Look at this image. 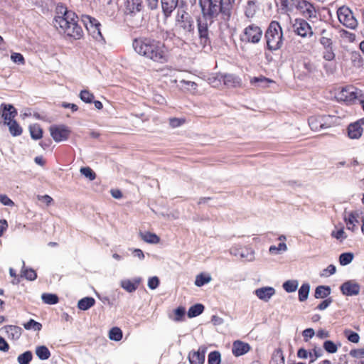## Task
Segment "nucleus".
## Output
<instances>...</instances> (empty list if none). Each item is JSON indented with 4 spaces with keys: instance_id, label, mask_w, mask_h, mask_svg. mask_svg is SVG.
Returning <instances> with one entry per match:
<instances>
[{
    "instance_id": "nucleus-1",
    "label": "nucleus",
    "mask_w": 364,
    "mask_h": 364,
    "mask_svg": "<svg viewBox=\"0 0 364 364\" xmlns=\"http://www.w3.org/2000/svg\"><path fill=\"white\" fill-rule=\"evenodd\" d=\"M55 13L54 26L57 29L75 38H80L82 36V28L77 24V16L73 11L68 10L62 4H58Z\"/></svg>"
},
{
    "instance_id": "nucleus-2",
    "label": "nucleus",
    "mask_w": 364,
    "mask_h": 364,
    "mask_svg": "<svg viewBox=\"0 0 364 364\" xmlns=\"http://www.w3.org/2000/svg\"><path fill=\"white\" fill-rule=\"evenodd\" d=\"M132 46L139 55L153 61L164 63L166 61V48L163 43L149 38H136Z\"/></svg>"
},
{
    "instance_id": "nucleus-3",
    "label": "nucleus",
    "mask_w": 364,
    "mask_h": 364,
    "mask_svg": "<svg viewBox=\"0 0 364 364\" xmlns=\"http://www.w3.org/2000/svg\"><path fill=\"white\" fill-rule=\"evenodd\" d=\"M203 16L205 20L213 19L221 14L225 19L230 16V0H199Z\"/></svg>"
},
{
    "instance_id": "nucleus-4",
    "label": "nucleus",
    "mask_w": 364,
    "mask_h": 364,
    "mask_svg": "<svg viewBox=\"0 0 364 364\" xmlns=\"http://www.w3.org/2000/svg\"><path fill=\"white\" fill-rule=\"evenodd\" d=\"M267 48L271 51L280 49L283 45V31L280 24L272 21L264 34Z\"/></svg>"
},
{
    "instance_id": "nucleus-5",
    "label": "nucleus",
    "mask_w": 364,
    "mask_h": 364,
    "mask_svg": "<svg viewBox=\"0 0 364 364\" xmlns=\"http://www.w3.org/2000/svg\"><path fill=\"white\" fill-rule=\"evenodd\" d=\"M360 96L361 91L352 85L343 87L336 92V98L338 101L344 102L346 104L353 103Z\"/></svg>"
},
{
    "instance_id": "nucleus-6",
    "label": "nucleus",
    "mask_w": 364,
    "mask_h": 364,
    "mask_svg": "<svg viewBox=\"0 0 364 364\" xmlns=\"http://www.w3.org/2000/svg\"><path fill=\"white\" fill-rule=\"evenodd\" d=\"M176 26L178 33L183 36L188 35L193 30V21L183 10H178Z\"/></svg>"
},
{
    "instance_id": "nucleus-7",
    "label": "nucleus",
    "mask_w": 364,
    "mask_h": 364,
    "mask_svg": "<svg viewBox=\"0 0 364 364\" xmlns=\"http://www.w3.org/2000/svg\"><path fill=\"white\" fill-rule=\"evenodd\" d=\"M263 35L262 28L254 23L246 26L240 36V39L243 42L258 43Z\"/></svg>"
},
{
    "instance_id": "nucleus-8",
    "label": "nucleus",
    "mask_w": 364,
    "mask_h": 364,
    "mask_svg": "<svg viewBox=\"0 0 364 364\" xmlns=\"http://www.w3.org/2000/svg\"><path fill=\"white\" fill-rule=\"evenodd\" d=\"M339 21L346 27L355 29L358 26V21L354 17L352 11L348 7H341L337 11Z\"/></svg>"
},
{
    "instance_id": "nucleus-9",
    "label": "nucleus",
    "mask_w": 364,
    "mask_h": 364,
    "mask_svg": "<svg viewBox=\"0 0 364 364\" xmlns=\"http://www.w3.org/2000/svg\"><path fill=\"white\" fill-rule=\"evenodd\" d=\"M332 119L330 115L312 116L309 119V125L313 131H319L331 127Z\"/></svg>"
},
{
    "instance_id": "nucleus-10",
    "label": "nucleus",
    "mask_w": 364,
    "mask_h": 364,
    "mask_svg": "<svg viewBox=\"0 0 364 364\" xmlns=\"http://www.w3.org/2000/svg\"><path fill=\"white\" fill-rule=\"evenodd\" d=\"M83 21L87 30L93 38L99 39L102 37L100 31L101 25L97 19L90 16H86Z\"/></svg>"
},
{
    "instance_id": "nucleus-11",
    "label": "nucleus",
    "mask_w": 364,
    "mask_h": 364,
    "mask_svg": "<svg viewBox=\"0 0 364 364\" xmlns=\"http://www.w3.org/2000/svg\"><path fill=\"white\" fill-rule=\"evenodd\" d=\"M49 130L51 136L56 142L67 140L70 132L65 125H53L50 127Z\"/></svg>"
},
{
    "instance_id": "nucleus-12",
    "label": "nucleus",
    "mask_w": 364,
    "mask_h": 364,
    "mask_svg": "<svg viewBox=\"0 0 364 364\" xmlns=\"http://www.w3.org/2000/svg\"><path fill=\"white\" fill-rule=\"evenodd\" d=\"M341 293L347 296H353L359 294L360 285L355 280L345 282L340 287Z\"/></svg>"
},
{
    "instance_id": "nucleus-13",
    "label": "nucleus",
    "mask_w": 364,
    "mask_h": 364,
    "mask_svg": "<svg viewBox=\"0 0 364 364\" xmlns=\"http://www.w3.org/2000/svg\"><path fill=\"white\" fill-rule=\"evenodd\" d=\"M294 31L301 37L311 36L313 32L310 25L304 19H296L293 24Z\"/></svg>"
},
{
    "instance_id": "nucleus-14",
    "label": "nucleus",
    "mask_w": 364,
    "mask_h": 364,
    "mask_svg": "<svg viewBox=\"0 0 364 364\" xmlns=\"http://www.w3.org/2000/svg\"><path fill=\"white\" fill-rule=\"evenodd\" d=\"M205 20H198V30L200 38V43L203 48L210 43L208 24Z\"/></svg>"
},
{
    "instance_id": "nucleus-15",
    "label": "nucleus",
    "mask_w": 364,
    "mask_h": 364,
    "mask_svg": "<svg viewBox=\"0 0 364 364\" xmlns=\"http://www.w3.org/2000/svg\"><path fill=\"white\" fill-rule=\"evenodd\" d=\"M177 87L183 92L196 94L198 92V84L189 79L183 78L178 80Z\"/></svg>"
},
{
    "instance_id": "nucleus-16",
    "label": "nucleus",
    "mask_w": 364,
    "mask_h": 364,
    "mask_svg": "<svg viewBox=\"0 0 364 364\" xmlns=\"http://www.w3.org/2000/svg\"><path fill=\"white\" fill-rule=\"evenodd\" d=\"M297 8L301 9L304 15L309 18H315L316 16V11L312 4L307 1H301L298 2Z\"/></svg>"
},
{
    "instance_id": "nucleus-17",
    "label": "nucleus",
    "mask_w": 364,
    "mask_h": 364,
    "mask_svg": "<svg viewBox=\"0 0 364 364\" xmlns=\"http://www.w3.org/2000/svg\"><path fill=\"white\" fill-rule=\"evenodd\" d=\"M206 348L200 346L197 351H191L188 354L191 364H203Z\"/></svg>"
},
{
    "instance_id": "nucleus-18",
    "label": "nucleus",
    "mask_w": 364,
    "mask_h": 364,
    "mask_svg": "<svg viewBox=\"0 0 364 364\" xmlns=\"http://www.w3.org/2000/svg\"><path fill=\"white\" fill-rule=\"evenodd\" d=\"M275 294V289L271 287H264L255 289V294L261 300L268 301Z\"/></svg>"
},
{
    "instance_id": "nucleus-19",
    "label": "nucleus",
    "mask_w": 364,
    "mask_h": 364,
    "mask_svg": "<svg viewBox=\"0 0 364 364\" xmlns=\"http://www.w3.org/2000/svg\"><path fill=\"white\" fill-rule=\"evenodd\" d=\"M141 277H136L132 280L123 279L120 282V286L129 293L135 291L139 284L141 282Z\"/></svg>"
},
{
    "instance_id": "nucleus-20",
    "label": "nucleus",
    "mask_w": 364,
    "mask_h": 364,
    "mask_svg": "<svg viewBox=\"0 0 364 364\" xmlns=\"http://www.w3.org/2000/svg\"><path fill=\"white\" fill-rule=\"evenodd\" d=\"M358 216L359 213L357 211H352L348 215H344L343 219L348 230L353 232L357 230L356 225L358 223Z\"/></svg>"
},
{
    "instance_id": "nucleus-21",
    "label": "nucleus",
    "mask_w": 364,
    "mask_h": 364,
    "mask_svg": "<svg viewBox=\"0 0 364 364\" xmlns=\"http://www.w3.org/2000/svg\"><path fill=\"white\" fill-rule=\"evenodd\" d=\"M2 117L4 120V124H6L10 121H14V118L17 114L16 109L11 105L2 104Z\"/></svg>"
},
{
    "instance_id": "nucleus-22",
    "label": "nucleus",
    "mask_w": 364,
    "mask_h": 364,
    "mask_svg": "<svg viewBox=\"0 0 364 364\" xmlns=\"http://www.w3.org/2000/svg\"><path fill=\"white\" fill-rule=\"evenodd\" d=\"M250 349L249 344L240 341H236L232 344V352L235 356L238 357L247 353Z\"/></svg>"
},
{
    "instance_id": "nucleus-23",
    "label": "nucleus",
    "mask_w": 364,
    "mask_h": 364,
    "mask_svg": "<svg viewBox=\"0 0 364 364\" xmlns=\"http://www.w3.org/2000/svg\"><path fill=\"white\" fill-rule=\"evenodd\" d=\"M223 81L224 85L229 87H235L241 85V79L232 74L223 75Z\"/></svg>"
},
{
    "instance_id": "nucleus-24",
    "label": "nucleus",
    "mask_w": 364,
    "mask_h": 364,
    "mask_svg": "<svg viewBox=\"0 0 364 364\" xmlns=\"http://www.w3.org/2000/svg\"><path fill=\"white\" fill-rule=\"evenodd\" d=\"M2 330L4 331L7 337L12 340L18 339L21 335V328L16 326H6Z\"/></svg>"
},
{
    "instance_id": "nucleus-25",
    "label": "nucleus",
    "mask_w": 364,
    "mask_h": 364,
    "mask_svg": "<svg viewBox=\"0 0 364 364\" xmlns=\"http://www.w3.org/2000/svg\"><path fill=\"white\" fill-rule=\"evenodd\" d=\"M161 7L166 16H169L177 6L178 0H161Z\"/></svg>"
},
{
    "instance_id": "nucleus-26",
    "label": "nucleus",
    "mask_w": 364,
    "mask_h": 364,
    "mask_svg": "<svg viewBox=\"0 0 364 364\" xmlns=\"http://www.w3.org/2000/svg\"><path fill=\"white\" fill-rule=\"evenodd\" d=\"M363 128L358 122L350 124L348 127V136L351 139H358L361 136Z\"/></svg>"
},
{
    "instance_id": "nucleus-27",
    "label": "nucleus",
    "mask_w": 364,
    "mask_h": 364,
    "mask_svg": "<svg viewBox=\"0 0 364 364\" xmlns=\"http://www.w3.org/2000/svg\"><path fill=\"white\" fill-rule=\"evenodd\" d=\"M139 235L141 240L147 243L157 244L160 241L159 237L156 234L149 232H140Z\"/></svg>"
},
{
    "instance_id": "nucleus-28",
    "label": "nucleus",
    "mask_w": 364,
    "mask_h": 364,
    "mask_svg": "<svg viewBox=\"0 0 364 364\" xmlns=\"http://www.w3.org/2000/svg\"><path fill=\"white\" fill-rule=\"evenodd\" d=\"M95 300L92 297H85L78 301L77 307L80 310L86 311L93 306Z\"/></svg>"
},
{
    "instance_id": "nucleus-29",
    "label": "nucleus",
    "mask_w": 364,
    "mask_h": 364,
    "mask_svg": "<svg viewBox=\"0 0 364 364\" xmlns=\"http://www.w3.org/2000/svg\"><path fill=\"white\" fill-rule=\"evenodd\" d=\"M141 7V0H127V10L130 14L140 11Z\"/></svg>"
},
{
    "instance_id": "nucleus-30",
    "label": "nucleus",
    "mask_w": 364,
    "mask_h": 364,
    "mask_svg": "<svg viewBox=\"0 0 364 364\" xmlns=\"http://www.w3.org/2000/svg\"><path fill=\"white\" fill-rule=\"evenodd\" d=\"M331 294V288L328 286H318L315 289L314 296L316 299H323Z\"/></svg>"
},
{
    "instance_id": "nucleus-31",
    "label": "nucleus",
    "mask_w": 364,
    "mask_h": 364,
    "mask_svg": "<svg viewBox=\"0 0 364 364\" xmlns=\"http://www.w3.org/2000/svg\"><path fill=\"white\" fill-rule=\"evenodd\" d=\"M240 257L247 262H252L255 260V251L248 247H243L241 250Z\"/></svg>"
},
{
    "instance_id": "nucleus-32",
    "label": "nucleus",
    "mask_w": 364,
    "mask_h": 364,
    "mask_svg": "<svg viewBox=\"0 0 364 364\" xmlns=\"http://www.w3.org/2000/svg\"><path fill=\"white\" fill-rule=\"evenodd\" d=\"M36 354L40 360H47L50 356V352L45 346H38L36 349Z\"/></svg>"
},
{
    "instance_id": "nucleus-33",
    "label": "nucleus",
    "mask_w": 364,
    "mask_h": 364,
    "mask_svg": "<svg viewBox=\"0 0 364 364\" xmlns=\"http://www.w3.org/2000/svg\"><path fill=\"white\" fill-rule=\"evenodd\" d=\"M310 291V285L308 283L303 284L299 289V300L304 301L308 299Z\"/></svg>"
},
{
    "instance_id": "nucleus-34",
    "label": "nucleus",
    "mask_w": 364,
    "mask_h": 364,
    "mask_svg": "<svg viewBox=\"0 0 364 364\" xmlns=\"http://www.w3.org/2000/svg\"><path fill=\"white\" fill-rule=\"evenodd\" d=\"M204 310L203 305L200 304H195L190 307L188 311V316L189 318L196 317L203 313Z\"/></svg>"
},
{
    "instance_id": "nucleus-35",
    "label": "nucleus",
    "mask_w": 364,
    "mask_h": 364,
    "mask_svg": "<svg viewBox=\"0 0 364 364\" xmlns=\"http://www.w3.org/2000/svg\"><path fill=\"white\" fill-rule=\"evenodd\" d=\"M271 364H284V357L280 349L274 351L271 361Z\"/></svg>"
},
{
    "instance_id": "nucleus-36",
    "label": "nucleus",
    "mask_w": 364,
    "mask_h": 364,
    "mask_svg": "<svg viewBox=\"0 0 364 364\" xmlns=\"http://www.w3.org/2000/svg\"><path fill=\"white\" fill-rule=\"evenodd\" d=\"M29 130L32 139L37 140L42 137L43 131L38 124H34L33 125H31L29 127Z\"/></svg>"
},
{
    "instance_id": "nucleus-37",
    "label": "nucleus",
    "mask_w": 364,
    "mask_h": 364,
    "mask_svg": "<svg viewBox=\"0 0 364 364\" xmlns=\"http://www.w3.org/2000/svg\"><path fill=\"white\" fill-rule=\"evenodd\" d=\"M6 125L9 127L11 135L16 136L21 134L22 129L16 121H10Z\"/></svg>"
},
{
    "instance_id": "nucleus-38",
    "label": "nucleus",
    "mask_w": 364,
    "mask_h": 364,
    "mask_svg": "<svg viewBox=\"0 0 364 364\" xmlns=\"http://www.w3.org/2000/svg\"><path fill=\"white\" fill-rule=\"evenodd\" d=\"M208 82L213 87H220L222 85L223 75H212L208 77Z\"/></svg>"
},
{
    "instance_id": "nucleus-39",
    "label": "nucleus",
    "mask_w": 364,
    "mask_h": 364,
    "mask_svg": "<svg viewBox=\"0 0 364 364\" xmlns=\"http://www.w3.org/2000/svg\"><path fill=\"white\" fill-rule=\"evenodd\" d=\"M298 286L299 282L297 280H287L282 285L284 289L288 293L294 292L297 289Z\"/></svg>"
},
{
    "instance_id": "nucleus-40",
    "label": "nucleus",
    "mask_w": 364,
    "mask_h": 364,
    "mask_svg": "<svg viewBox=\"0 0 364 364\" xmlns=\"http://www.w3.org/2000/svg\"><path fill=\"white\" fill-rule=\"evenodd\" d=\"M33 358L32 353L29 350L20 354L17 358L19 364H29Z\"/></svg>"
},
{
    "instance_id": "nucleus-41",
    "label": "nucleus",
    "mask_w": 364,
    "mask_h": 364,
    "mask_svg": "<svg viewBox=\"0 0 364 364\" xmlns=\"http://www.w3.org/2000/svg\"><path fill=\"white\" fill-rule=\"evenodd\" d=\"M354 255L352 252L342 253L339 257V262L341 265L346 266L349 264L353 259Z\"/></svg>"
},
{
    "instance_id": "nucleus-42",
    "label": "nucleus",
    "mask_w": 364,
    "mask_h": 364,
    "mask_svg": "<svg viewBox=\"0 0 364 364\" xmlns=\"http://www.w3.org/2000/svg\"><path fill=\"white\" fill-rule=\"evenodd\" d=\"M41 299L45 304H55L58 302V297L55 294L44 293L41 295Z\"/></svg>"
},
{
    "instance_id": "nucleus-43",
    "label": "nucleus",
    "mask_w": 364,
    "mask_h": 364,
    "mask_svg": "<svg viewBox=\"0 0 364 364\" xmlns=\"http://www.w3.org/2000/svg\"><path fill=\"white\" fill-rule=\"evenodd\" d=\"M287 250V246L285 242H280L278 246L272 245L269 247V252L271 254L277 255L281 252H286Z\"/></svg>"
},
{
    "instance_id": "nucleus-44",
    "label": "nucleus",
    "mask_w": 364,
    "mask_h": 364,
    "mask_svg": "<svg viewBox=\"0 0 364 364\" xmlns=\"http://www.w3.org/2000/svg\"><path fill=\"white\" fill-rule=\"evenodd\" d=\"M109 338L110 340L119 341L122 338V332L120 328L117 327L112 328L109 333Z\"/></svg>"
},
{
    "instance_id": "nucleus-45",
    "label": "nucleus",
    "mask_w": 364,
    "mask_h": 364,
    "mask_svg": "<svg viewBox=\"0 0 364 364\" xmlns=\"http://www.w3.org/2000/svg\"><path fill=\"white\" fill-rule=\"evenodd\" d=\"M23 327L26 330L33 329L35 331H39L42 328V325L33 319H30L27 323L23 324Z\"/></svg>"
},
{
    "instance_id": "nucleus-46",
    "label": "nucleus",
    "mask_w": 364,
    "mask_h": 364,
    "mask_svg": "<svg viewBox=\"0 0 364 364\" xmlns=\"http://www.w3.org/2000/svg\"><path fill=\"white\" fill-rule=\"evenodd\" d=\"M208 364H220V353L218 351H213L208 355Z\"/></svg>"
},
{
    "instance_id": "nucleus-47",
    "label": "nucleus",
    "mask_w": 364,
    "mask_h": 364,
    "mask_svg": "<svg viewBox=\"0 0 364 364\" xmlns=\"http://www.w3.org/2000/svg\"><path fill=\"white\" fill-rule=\"evenodd\" d=\"M299 1V0H281V4L286 11H291L294 6L297 7Z\"/></svg>"
},
{
    "instance_id": "nucleus-48",
    "label": "nucleus",
    "mask_w": 364,
    "mask_h": 364,
    "mask_svg": "<svg viewBox=\"0 0 364 364\" xmlns=\"http://www.w3.org/2000/svg\"><path fill=\"white\" fill-rule=\"evenodd\" d=\"M211 277L210 276H204L203 274L198 275L195 280V285L197 287H202L204 284L210 282Z\"/></svg>"
},
{
    "instance_id": "nucleus-49",
    "label": "nucleus",
    "mask_w": 364,
    "mask_h": 364,
    "mask_svg": "<svg viewBox=\"0 0 364 364\" xmlns=\"http://www.w3.org/2000/svg\"><path fill=\"white\" fill-rule=\"evenodd\" d=\"M80 173L90 181H93L96 178L95 173L90 167H82L80 170Z\"/></svg>"
},
{
    "instance_id": "nucleus-50",
    "label": "nucleus",
    "mask_w": 364,
    "mask_h": 364,
    "mask_svg": "<svg viewBox=\"0 0 364 364\" xmlns=\"http://www.w3.org/2000/svg\"><path fill=\"white\" fill-rule=\"evenodd\" d=\"M326 351L329 353H335L338 350L337 346L331 341H326L323 346Z\"/></svg>"
},
{
    "instance_id": "nucleus-51",
    "label": "nucleus",
    "mask_w": 364,
    "mask_h": 364,
    "mask_svg": "<svg viewBox=\"0 0 364 364\" xmlns=\"http://www.w3.org/2000/svg\"><path fill=\"white\" fill-rule=\"evenodd\" d=\"M80 98L86 103L92 102L94 95L87 90H82L80 93Z\"/></svg>"
},
{
    "instance_id": "nucleus-52",
    "label": "nucleus",
    "mask_w": 364,
    "mask_h": 364,
    "mask_svg": "<svg viewBox=\"0 0 364 364\" xmlns=\"http://www.w3.org/2000/svg\"><path fill=\"white\" fill-rule=\"evenodd\" d=\"M345 335L347 336L348 341H350V342L354 343H357L359 342L360 336L357 333L351 331L350 330H346Z\"/></svg>"
},
{
    "instance_id": "nucleus-53",
    "label": "nucleus",
    "mask_w": 364,
    "mask_h": 364,
    "mask_svg": "<svg viewBox=\"0 0 364 364\" xmlns=\"http://www.w3.org/2000/svg\"><path fill=\"white\" fill-rule=\"evenodd\" d=\"M323 53V58L328 61H331L335 58V53L332 49V47L324 48Z\"/></svg>"
},
{
    "instance_id": "nucleus-54",
    "label": "nucleus",
    "mask_w": 364,
    "mask_h": 364,
    "mask_svg": "<svg viewBox=\"0 0 364 364\" xmlns=\"http://www.w3.org/2000/svg\"><path fill=\"white\" fill-rule=\"evenodd\" d=\"M175 317L173 320L175 321H181L185 315V309L183 307H178L174 311Z\"/></svg>"
},
{
    "instance_id": "nucleus-55",
    "label": "nucleus",
    "mask_w": 364,
    "mask_h": 364,
    "mask_svg": "<svg viewBox=\"0 0 364 364\" xmlns=\"http://www.w3.org/2000/svg\"><path fill=\"white\" fill-rule=\"evenodd\" d=\"M331 235L337 240H345L347 237V235L343 228L337 230L336 232L333 231Z\"/></svg>"
},
{
    "instance_id": "nucleus-56",
    "label": "nucleus",
    "mask_w": 364,
    "mask_h": 364,
    "mask_svg": "<svg viewBox=\"0 0 364 364\" xmlns=\"http://www.w3.org/2000/svg\"><path fill=\"white\" fill-rule=\"evenodd\" d=\"M23 276L30 281L35 280L37 277L36 272L32 269L24 270Z\"/></svg>"
},
{
    "instance_id": "nucleus-57",
    "label": "nucleus",
    "mask_w": 364,
    "mask_h": 364,
    "mask_svg": "<svg viewBox=\"0 0 364 364\" xmlns=\"http://www.w3.org/2000/svg\"><path fill=\"white\" fill-rule=\"evenodd\" d=\"M11 59L16 63L24 64L25 60L23 55L21 53H14L11 55Z\"/></svg>"
},
{
    "instance_id": "nucleus-58",
    "label": "nucleus",
    "mask_w": 364,
    "mask_h": 364,
    "mask_svg": "<svg viewBox=\"0 0 364 364\" xmlns=\"http://www.w3.org/2000/svg\"><path fill=\"white\" fill-rule=\"evenodd\" d=\"M159 284V279L157 277H152L149 279L148 287L151 289H155Z\"/></svg>"
},
{
    "instance_id": "nucleus-59",
    "label": "nucleus",
    "mask_w": 364,
    "mask_h": 364,
    "mask_svg": "<svg viewBox=\"0 0 364 364\" xmlns=\"http://www.w3.org/2000/svg\"><path fill=\"white\" fill-rule=\"evenodd\" d=\"M0 202L6 206H14V203L5 194H0Z\"/></svg>"
},
{
    "instance_id": "nucleus-60",
    "label": "nucleus",
    "mask_w": 364,
    "mask_h": 364,
    "mask_svg": "<svg viewBox=\"0 0 364 364\" xmlns=\"http://www.w3.org/2000/svg\"><path fill=\"white\" fill-rule=\"evenodd\" d=\"M184 122V119L178 118H171L169 119V124L171 127L176 128L180 127Z\"/></svg>"
},
{
    "instance_id": "nucleus-61",
    "label": "nucleus",
    "mask_w": 364,
    "mask_h": 364,
    "mask_svg": "<svg viewBox=\"0 0 364 364\" xmlns=\"http://www.w3.org/2000/svg\"><path fill=\"white\" fill-rule=\"evenodd\" d=\"M332 303V299L331 298L326 299L323 300L320 304H318L316 307L317 309L320 311L325 310L327 309L329 305Z\"/></svg>"
},
{
    "instance_id": "nucleus-62",
    "label": "nucleus",
    "mask_w": 364,
    "mask_h": 364,
    "mask_svg": "<svg viewBox=\"0 0 364 364\" xmlns=\"http://www.w3.org/2000/svg\"><path fill=\"white\" fill-rule=\"evenodd\" d=\"M336 267L333 264H330L327 267L326 269H323L322 275L325 277L332 275L336 272Z\"/></svg>"
},
{
    "instance_id": "nucleus-63",
    "label": "nucleus",
    "mask_w": 364,
    "mask_h": 364,
    "mask_svg": "<svg viewBox=\"0 0 364 364\" xmlns=\"http://www.w3.org/2000/svg\"><path fill=\"white\" fill-rule=\"evenodd\" d=\"M242 249V247L237 245L232 246L230 249L229 252H230V254L233 256H235V257L240 256V253H241Z\"/></svg>"
},
{
    "instance_id": "nucleus-64",
    "label": "nucleus",
    "mask_w": 364,
    "mask_h": 364,
    "mask_svg": "<svg viewBox=\"0 0 364 364\" xmlns=\"http://www.w3.org/2000/svg\"><path fill=\"white\" fill-rule=\"evenodd\" d=\"M320 43L324 47V48L332 47V41L328 37L322 36L320 38Z\"/></svg>"
}]
</instances>
